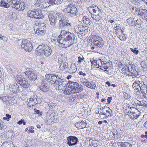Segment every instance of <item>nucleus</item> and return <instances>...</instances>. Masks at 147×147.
I'll return each instance as SVG.
<instances>
[{"instance_id": "f257e3e1", "label": "nucleus", "mask_w": 147, "mask_h": 147, "mask_svg": "<svg viewBox=\"0 0 147 147\" xmlns=\"http://www.w3.org/2000/svg\"><path fill=\"white\" fill-rule=\"evenodd\" d=\"M36 53L39 56L46 57L50 56L52 53L51 48L47 45L42 44L39 45L36 49Z\"/></svg>"}, {"instance_id": "f03ea898", "label": "nucleus", "mask_w": 147, "mask_h": 147, "mask_svg": "<svg viewBox=\"0 0 147 147\" xmlns=\"http://www.w3.org/2000/svg\"><path fill=\"white\" fill-rule=\"evenodd\" d=\"M65 17L76 18L78 15V11L77 8L71 5H69L63 11Z\"/></svg>"}, {"instance_id": "7ed1b4c3", "label": "nucleus", "mask_w": 147, "mask_h": 147, "mask_svg": "<svg viewBox=\"0 0 147 147\" xmlns=\"http://www.w3.org/2000/svg\"><path fill=\"white\" fill-rule=\"evenodd\" d=\"M91 42L93 43L94 46H95L96 49L101 48L104 45L102 38L99 36L95 35L92 36Z\"/></svg>"}, {"instance_id": "20e7f679", "label": "nucleus", "mask_w": 147, "mask_h": 147, "mask_svg": "<svg viewBox=\"0 0 147 147\" xmlns=\"http://www.w3.org/2000/svg\"><path fill=\"white\" fill-rule=\"evenodd\" d=\"M34 29L35 32V33L43 35L46 32V28L44 23H39L36 24V25L34 27Z\"/></svg>"}, {"instance_id": "39448f33", "label": "nucleus", "mask_w": 147, "mask_h": 147, "mask_svg": "<svg viewBox=\"0 0 147 147\" xmlns=\"http://www.w3.org/2000/svg\"><path fill=\"white\" fill-rule=\"evenodd\" d=\"M75 39V37L74 35L69 32L68 34L65 37V38L61 44V46L63 47H67L71 46L73 43V41ZM61 41H63L61 40Z\"/></svg>"}, {"instance_id": "423d86ee", "label": "nucleus", "mask_w": 147, "mask_h": 147, "mask_svg": "<svg viewBox=\"0 0 147 147\" xmlns=\"http://www.w3.org/2000/svg\"><path fill=\"white\" fill-rule=\"evenodd\" d=\"M72 26L71 23L68 20H59L57 27L59 29H62L64 28H70Z\"/></svg>"}, {"instance_id": "0eeeda50", "label": "nucleus", "mask_w": 147, "mask_h": 147, "mask_svg": "<svg viewBox=\"0 0 147 147\" xmlns=\"http://www.w3.org/2000/svg\"><path fill=\"white\" fill-rule=\"evenodd\" d=\"M21 47L26 51L30 52L32 49L31 42L27 40H23L21 42Z\"/></svg>"}, {"instance_id": "6e6552de", "label": "nucleus", "mask_w": 147, "mask_h": 147, "mask_svg": "<svg viewBox=\"0 0 147 147\" xmlns=\"http://www.w3.org/2000/svg\"><path fill=\"white\" fill-rule=\"evenodd\" d=\"M68 82L70 83L71 85L74 93H76L81 92L83 89L82 85L79 84L77 82L68 81Z\"/></svg>"}, {"instance_id": "1a4fd4ad", "label": "nucleus", "mask_w": 147, "mask_h": 147, "mask_svg": "<svg viewBox=\"0 0 147 147\" xmlns=\"http://www.w3.org/2000/svg\"><path fill=\"white\" fill-rule=\"evenodd\" d=\"M34 11H29L28 12V16L31 18L36 19L41 18L43 17V14L40 10H34Z\"/></svg>"}, {"instance_id": "9d476101", "label": "nucleus", "mask_w": 147, "mask_h": 147, "mask_svg": "<svg viewBox=\"0 0 147 147\" xmlns=\"http://www.w3.org/2000/svg\"><path fill=\"white\" fill-rule=\"evenodd\" d=\"M25 73L26 76L30 80L34 81L37 79L36 73L32 69L29 68Z\"/></svg>"}, {"instance_id": "9b49d317", "label": "nucleus", "mask_w": 147, "mask_h": 147, "mask_svg": "<svg viewBox=\"0 0 147 147\" xmlns=\"http://www.w3.org/2000/svg\"><path fill=\"white\" fill-rule=\"evenodd\" d=\"M16 77V80L17 81V82L22 87L25 88H28L30 86V84L28 83V81L25 78L23 77V78H19L18 77Z\"/></svg>"}, {"instance_id": "f8f14e48", "label": "nucleus", "mask_w": 147, "mask_h": 147, "mask_svg": "<svg viewBox=\"0 0 147 147\" xmlns=\"http://www.w3.org/2000/svg\"><path fill=\"white\" fill-rule=\"evenodd\" d=\"M68 82L67 83L64 79H59L55 82L56 84L55 86L56 87V88H58V89H62L63 87L66 86L68 84Z\"/></svg>"}, {"instance_id": "ddd939ff", "label": "nucleus", "mask_w": 147, "mask_h": 147, "mask_svg": "<svg viewBox=\"0 0 147 147\" xmlns=\"http://www.w3.org/2000/svg\"><path fill=\"white\" fill-rule=\"evenodd\" d=\"M69 33V32H67L65 30H61L60 34L57 38V41L61 45L63 42V41H61V40L64 41L65 37H67Z\"/></svg>"}, {"instance_id": "4468645a", "label": "nucleus", "mask_w": 147, "mask_h": 147, "mask_svg": "<svg viewBox=\"0 0 147 147\" xmlns=\"http://www.w3.org/2000/svg\"><path fill=\"white\" fill-rule=\"evenodd\" d=\"M136 13L142 16L144 19L147 20V10L140 8H137L135 9Z\"/></svg>"}, {"instance_id": "2eb2a0df", "label": "nucleus", "mask_w": 147, "mask_h": 147, "mask_svg": "<svg viewBox=\"0 0 147 147\" xmlns=\"http://www.w3.org/2000/svg\"><path fill=\"white\" fill-rule=\"evenodd\" d=\"M67 144L69 146L75 145L78 142V139L75 136H70L67 138Z\"/></svg>"}, {"instance_id": "dca6fc26", "label": "nucleus", "mask_w": 147, "mask_h": 147, "mask_svg": "<svg viewBox=\"0 0 147 147\" xmlns=\"http://www.w3.org/2000/svg\"><path fill=\"white\" fill-rule=\"evenodd\" d=\"M49 19L50 22V25L51 26L54 27L56 26V23L57 22V16L51 13L49 15Z\"/></svg>"}, {"instance_id": "f3484780", "label": "nucleus", "mask_w": 147, "mask_h": 147, "mask_svg": "<svg viewBox=\"0 0 147 147\" xmlns=\"http://www.w3.org/2000/svg\"><path fill=\"white\" fill-rule=\"evenodd\" d=\"M138 75V73L135 69V65L129 63V76H136Z\"/></svg>"}, {"instance_id": "a211bd4d", "label": "nucleus", "mask_w": 147, "mask_h": 147, "mask_svg": "<svg viewBox=\"0 0 147 147\" xmlns=\"http://www.w3.org/2000/svg\"><path fill=\"white\" fill-rule=\"evenodd\" d=\"M8 90L9 91V92H10L11 93H17L20 91L19 86L17 84L14 85H10L9 86Z\"/></svg>"}, {"instance_id": "6ab92c4d", "label": "nucleus", "mask_w": 147, "mask_h": 147, "mask_svg": "<svg viewBox=\"0 0 147 147\" xmlns=\"http://www.w3.org/2000/svg\"><path fill=\"white\" fill-rule=\"evenodd\" d=\"M82 83L83 84L91 89H95L96 87L95 83L92 81L89 82L88 81L85 80H83Z\"/></svg>"}, {"instance_id": "aec40b11", "label": "nucleus", "mask_w": 147, "mask_h": 147, "mask_svg": "<svg viewBox=\"0 0 147 147\" xmlns=\"http://www.w3.org/2000/svg\"><path fill=\"white\" fill-rule=\"evenodd\" d=\"M47 82L45 80H43L42 82V83L40 86V89L41 91L46 92L48 91V87L47 86Z\"/></svg>"}, {"instance_id": "412c9836", "label": "nucleus", "mask_w": 147, "mask_h": 147, "mask_svg": "<svg viewBox=\"0 0 147 147\" xmlns=\"http://www.w3.org/2000/svg\"><path fill=\"white\" fill-rule=\"evenodd\" d=\"M98 14H92L91 17L92 19L95 20H99L102 19V13L101 11H99Z\"/></svg>"}, {"instance_id": "4be33fe9", "label": "nucleus", "mask_w": 147, "mask_h": 147, "mask_svg": "<svg viewBox=\"0 0 147 147\" xmlns=\"http://www.w3.org/2000/svg\"><path fill=\"white\" fill-rule=\"evenodd\" d=\"M68 88L64 91V93L66 94H74L70 83L68 82Z\"/></svg>"}, {"instance_id": "5701e85b", "label": "nucleus", "mask_w": 147, "mask_h": 147, "mask_svg": "<svg viewBox=\"0 0 147 147\" xmlns=\"http://www.w3.org/2000/svg\"><path fill=\"white\" fill-rule=\"evenodd\" d=\"M44 0H37L36 2V5L40 8H44L47 7L45 5V3L44 2Z\"/></svg>"}, {"instance_id": "b1692460", "label": "nucleus", "mask_w": 147, "mask_h": 147, "mask_svg": "<svg viewBox=\"0 0 147 147\" xmlns=\"http://www.w3.org/2000/svg\"><path fill=\"white\" fill-rule=\"evenodd\" d=\"M11 3V5L12 7L15 8L17 10H18L20 7V1H18L14 0Z\"/></svg>"}, {"instance_id": "393cba45", "label": "nucleus", "mask_w": 147, "mask_h": 147, "mask_svg": "<svg viewBox=\"0 0 147 147\" xmlns=\"http://www.w3.org/2000/svg\"><path fill=\"white\" fill-rule=\"evenodd\" d=\"M39 100H40V98H37V96L36 95H34L32 96L30 101H31V102H33L34 103L38 104V102H39Z\"/></svg>"}, {"instance_id": "a878e982", "label": "nucleus", "mask_w": 147, "mask_h": 147, "mask_svg": "<svg viewBox=\"0 0 147 147\" xmlns=\"http://www.w3.org/2000/svg\"><path fill=\"white\" fill-rule=\"evenodd\" d=\"M68 67V64L66 62H62L59 67V69L63 71L66 69Z\"/></svg>"}, {"instance_id": "bb28decb", "label": "nucleus", "mask_w": 147, "mask_h": 147, "mask_svg": "<svg viewBox=\"0 0 147 147\" xmlns=\"http://www.w3.org/2000/svg\"><path fill=\"white\" fill-rule=\"evenodd\" d=\"M138 111V110L135 107H131L129 108V113L133 114L134 117L136 116V113Z\"/></svg>"}, {"instance_id": "cd10ccee", "label": "nucleus", "mask_w": 147, "mask_h": 147, "mask_svg": "<svg viewBox=\"0 0 147 147\" xmlns=\"http://www.w3.org/2000/svg\"><path fill=\"white\" fill-rule=\"evenodd\" d=\"M84 22L87 25H90L91 24V20L87 16H84L83 18Z\"/></svg>"}, {"instance_id": "c85d7f7f", "label": "nucleus", "mask_w": 147, "mask_h": 147, "mask_svg": "<svg viewBox=\"0 0 147 147\" xmlns=\"http://www.w3.org/2000/svg\"><path fill=\"white\" fill-rule=\"evenodd\" d=\"M57 81V80L56 77L54 75H52L51 77V80L49 81L50 83L53 85L54 84V86H55L56 84L55 82H56Z\"/></svg>"}, {"instance_id": "c756f323", "label": "nucleus", "mask_w": 147, "mask_h": 147, "mask_svg": "<svg viewBox=\"0 0 147 147\" xmlns=\"http://www.w3.org/2000/svg\"><path fill=\"white\" fill-rule=\"evenodd\" d=\"M56 15L58 18L60 19V20L67 19L66 18H65V13L63 14L62 12H57Z\"/></svg>"}, {"instance_id": "7c9ffc66", "label": "nucleus", "mask_w": 147, "mask_h": 147, "mask_svg": "<svg viewBox=\"0 0 147 147\" xmlns=\"http://www.w3.org/2000/svg\"><path fill=\"white\" fill-rule=\"evenodd\" d=\"M0 5L1 7L7 8L9 7L10 5L3 1H1L0 2Z\"/></svg>"}, {"instance_id": "2f4dec72", "label": "nucleus", "mask_w": 147, "mask_h": 147, "mask_svg": "<svg viewBox=\"0 0 147 147\" xmlns=\"http://www.w3.org/2000/svg\"><path fill=\"white\" fill-rule=\"evenodd\" d=\"M88 27L87 26L84 25L79 26L78 27V30L80 31H84L86 30H88Z\"/></svg>"}, {"instance_id": "473e14b6", "label": "nucleus", "mask_w": 147, "mask_h": 147, "mask_svg": "<svg viewBox=\"0 0 147 147\" xmlns=\"http://www.w3.org/2000/svg\"><path fill=\"white\" fill-rule=\"evenodd\" d=\"M101 10L100 9L98 8L97 6H95L94 7V8L93 10L92 11V13H90L91 15L92 14H94V13H96L97 12L98 13L99 11H101Z\"/></svg>"}, {"instance_id": "72a5a7b5", "label": "nucleus", "mask_w": 147, "mask_h": 147, "mask_svg": "<svg viewBox=\"0 0 147 147\" xmlns=\"http://www.w3.org/2000/svg\"><path fill=\"white\" fill-rule=\"evenodd\" d=\"M134 17H135L134 15H133L132 18H129V22H130V25L132 26H133L134 24H135V22L134 20Z\"/></svg>"}, {"instance_id": "f704fd0d", "label": "nucleus", "mask_w": 147, "mask_h": 147, "mask_svg": "<svg viewBox=\"0 0 147 147\" xmlns=\"http://www.w3.org/2000/svg\"><path fill=\"white\" fill-rule=\"evenodd\" d=\"M139 84H138V83H133V88L134 89V90H135L137 92L139 91Z\"/></svg>"}, {"instance_id": "c9c22d12", "label": "nucleus", "mask_w": 147, "mask_h": 147, "mask_svg": "<svg viewBox=\"0 0 147 147\" xmlns=\"http://www.w3.org/2000/svg\"><path fill=\"white\" fill-rule=\"evenodd\" d=\"M19 5H20V7H19V8L18 10H23L24 9L25 7V5L24 2H20Z\"/></svg>"}, {"instance_id": "e433bc0d", "label": "nucleus", "mask_w": 147, "mask_h": 147, "mask_svg": "<svg viewBox=\"0 0 147 147\" xmlns=\"http://www.w3.org/2000/svg\"><path fill=\"white\" fill-rule=\"evenodd\" d=\"M139 90H140V91L142 92V90H143L147 89V86L145 84L142 85L141 83L139 84Z\"/></svg>"}, {"instance_id": "4c0bfd02", "label": "nucleus", "mask_w": 147, "mask_h": 147, "mask_svg": "<svg viewBox=\"0 0 147 147\" xmlns=\"http://www.w3.org/2000/svg\"><path fill=\"white\" fill-rule=\"evenodd\" d=\"M59 3V1H56V0H50L48 3L49 4H50V5L54 4H58Z\"/></svg>"}, {"instance_id": "58836bf2", "label": "nucleus", "mask_w": 147, "mask_h": 147, "mask_svg": "<svg viewBox=\"0 0 147 147\" xmlns=\"http://www.w3.org/2000/svg\"><path fill=\"white\" fill-rule=\"evenodd\" d=\"M106 111L109 114L110 116H112L113 115L112 111L108 107H106Z\"/></svg>"}, {"instance_id": "ea45409f", "label": "nucleus", "mask_w": 147, "mask_h": 147, "mask_svg": "<svg viewBox=\"0 0 147 147\" xmlns=\"http://www.w3.org/2000/svg\"><path fill=\"white\" fill-rule=\"evenodd\" d=\"M141 66L142 68L144 69V70L147 71V64H145L144 62H142L141 63Z\"/></svg>"}, {"instance_id": "a19ab883", "label": "nucleus", "mask_w": 147, "mask_h": 147, "mask_svg": "<svg viewBox=\"0 0 147 147\" xmlns=\"http://www.w3.org/2000/svg\"><path fill=\"white\" fill-rule=\"evenodd\" d=\"M80 124L81 125L80 126L81 128H84L86 126V122L84 121H82L80 123Z\"/></svg>"}, {"instance_id": "79ce46f5", "label": "nucleus", "mask_w": 147, "mask_h": 147, "mask_svg": "<svg viewBox=\"0 0 147 147\" xmlns=\"http://www.w3.org/2000/svg\"><path fill=\"white\" fill-rule=\"evenodd\" d=\"M75 68V67H73L72 66L69 67V70L68 72L71 73L75 72L76 70Z\"/></svg>"}, {"instance_id": "37998d69", "label": "nucleus", "mask_w": 147, "mask_h": 147, "mask_svg": "<svg viewBox=\"0 0 147 147\" xmlns=\"http://www.w3.org/2000/svg\"><path fill=\"white\" fill-rule=\"evenodd\" d=\"M67 60V58L65 57L62 55L61 56V57L59 58V61H60L62 62H64Z\"/></svg>"}, {"instance_id": "c03bdc74", "label": "nucleus", "mask_w": 147, "mask_h": 147, "mask_svg": "<svg viewBox=\"0 0 147 147\" xmlns=\"http://www.w3.org/2000/svg\"><path fill=\"white\" fill-rule=\"evenodd\" d=\"M96 140H92V142L91 143L90 145H92L93 146V147H97L98 146V144L96 142H95Z\"/></svg>"}, {"instance_id": "a18cd8bd", "label": "nucleus", "mask_w": 147, "mask_h": 147, "mask_svg": "<svg viewBox=\"0 0 147 147\" xmlns=\"http://www.w3.org/2000/svg\"><path fill=\"white\" fill-rule=\"evenodd\" d=\"M95 6H96L94 5H92L91 6H90L88 8V10L90 13H92V11L94 8V7Z\"/></svg>"}, {"instance_id": "49530a36", "label": "nucleus", "mask_w": 147, "mask_h": 147, "mask_svg": "<svg viewBox=\"0 0 147 147\" xmlns=\"http://www.w3.org/2000/svg\"><path fill=\"white\" fill-rule=\"evenodd\" d=\"M126 108H125L123 109L124 113L125 115H129V109H128L129 107L128 108L126 107Z\"/></svg>"}, {"instance_id": "de8ad7c7", "label": "nucleus", "mask_w": 147, "mask_h": 147, "mask_svg": "<svg viewBox=\"0 0 147 147\" xmlns=\"http://www.w3.org/2000/svg\"><path fill=\"white\" fill-rule=\"evenodd\" d=\"M52 75L50 74H46L45 75V77L46 78L47 81L51 80V77Z\"/></svg>"}, {"instance_id": "09e8293b", "label": "nucleus", "mask_w": 147, "mask_h": 147, "mask_svg": "<svg viewBox=\"0 0 147 147\" xmlns=\"http://www.w3.org/2000/svg\"><path fill=\"white\" fill-rule=\"evenodd\" d=\"M130 49L133 53H135L136 55L138 54L139 53V51L138 50H136L137 49L136 48H134V49L130 48Z\"/></svg>"}, {"instance_id": "8fccbe9b", "label": "nucleus", "mask_w": 147, "mask_h": 147, "mask_svg": "<svg viewBox=\"0 0 147 147\" xmlns=\"http://www.w3.org/2000/svg\"><path fill=\"white\" fill-rule=\"evenodd\" d=\"M141 2L139 1V0H135L134 1V3L137 5H140Z\"/></svg>"}, {"instance_id": "3c124183", "label": "nucleus", "mask_w": 147, "mask_h": 147, "mask_svg": "<svg viewBox=\"0 0 147 147\" xmlns=\"http://www.w3.org/2000/svg\"><path fill=\"white\" fill-rule=\"evenodd\" d=\"M133 114L129 113V118L132 119H136L138 117V115L136 114V116L134 117Z\"/></svg>"}, {"instance_id": "603ef678", "label": "nucleus", "mask_w": 147, "mask_h": 147, "mask_svg": "<svg viewBox=\"0 0 147 147\" xmlns=\"http://www.w3.org/2000/svg\"><path fill=\"white\" fill-rule=\"evenodd\" d=\"M48 106L49 107V109L52 110L54 108V105L53 103H51V104H48Z\"/></svg>"}, {"instance_id": "864d4df0", "label": "nucleus", "mask_w": 147, "mask_h": 147, "mask_svg": "<svg viewBox=\"0 0 147 147\" xmlns=\"http://www.w3.org/2000/svg\"><path fill=\"white\" fill-rule=\"evenodd\" d=\"M54 113H52L48 117V118L51 119L52 121H54Z\"/></svg>"}, {"instance_id": "5fc2aeb1", "label": "nucleus", "mask_w": 147, "mask_h": 147, "mask_svg": "<svg viewBox=\"0 0 147 147\" xmlns=\"http://www.w3.org/2000/svg\"><path fill=\"white\" fill-rule=\"evenodd\" d=\"M84 59V58L83 57H79L78 58V63H80L81 62L83 61Z\"/></svg>"}, {"instance_id": "6e6d98bb", "label": "nucleus", "mask_w": 147, "mask_h": 147, "mask_svg": "<svg viewBox=\"0 0 147 147\" xmlns=\"http://www.w3.org/2000/svg\"><path fill=\"white\" fill-rule=\"evenodd\" d=\"M54 75L56 77L57 80H59V79H61L62 77L60 74H55Z\"/></svg>"}, {"instance_id": "4d7b16f0", "label": "nucleus", "mask_w": 147, "mask_h": 147, "mask_svg": "<svg viewBox=\"0 0 147 147\" xmlns=\"http://www.w3.org/2000/svg\"><path fill=\"white\" fill-rule=\"evenodd\" d=\"M141 93L143 94V96L145 97V95L146 94L147 92V89L143 90H142Z\"/></svg>"}, {"instance_id": "13d9d810", "label": "nucleus", "mask_w": 147, "mask_h": 147, "mask_svg": "<svg viewBox=\"0 0 147 147\" xmlns=\"http://www.w3.org/2000/svg\"><path fill=\"white\" fill-rule=\"evenodd\" d=\"M106 107H101L99 109V110L102 111V112H104V111L106 109Z\"/></svg>"}, {"instance_id": "bf43d9fd", "label": "nucleus", "mask_w": 147, "mask_h": 147, "mask_svg": "<svg viewBox=\"0 0 147 147\" xmlns=\"http://www.w3.org/2000/svg\"><path fill=\"white\" fill-rule=\"evenodd\" d=\"M6 119L7 121L9 120V118L11 117V115L8 114H6Z\"/></svg>"}, {"instance_id": "052dcab7", "label": "nucleus", "mask_w": 147, "mask_h": 147, "mask_svg": "<svg viewBox=\"0 0 147 147\" xmlns=\"http://www.w3.org/2000/svg\"><path fill=\"white\" fill-rule=\"evenodd\" d=\"M124 71H125L124 72V74L128 75V71H129V67H127V68L125 69Z\"/></svg>"}, {"instance_id": "680f3d73", "label": "nucleus", "mask_w": 147, "mask_h": 147, "mask_svg": "<svg viewBox=\"0 0 147 147\" xmlns=\"http://www.w3.org/2000/svg\"><path fill=\"white\" fill-rule=\"evenodd\" d=\"M124 95V98L125 100L128 99V94L127 93H125Z\"/></svg>"}, {"instance_id": "e2e57ef3", "label": "nucleus", "mask_w": 147, "mask_h": 147, "mask_svg": "<svg viewBox=\"0 0 147 147\" xmlns=\"http://www.w3.org/2000/svg\"><path fill=\"white\" fill-rule=\"evenodd\" d=\"M98 113L100 115H107V113H105L104 112H101L100 110H98Z\"/></svg>"}, {"instance_id": "0e129e2a", "label": "nucleus", "mask_w": 147, "mask_h": 147, "mask_svg": "<svg viewBox=\"0 0 147 147\" xmlns=\"http://www.w3.org/2000/svg\"><path fill=\"white\" fill-rule=\"evenodd\" d=\"M79 74L80 75H82L83 76H84L86 75V74L83 72L82 71H80L79 72Z\"/></svg>"}, {"instance_id": "69168bd1", "label": "nucleus", "mask_w": 147, "mask_h": 147, "mask_svg": "<svg viewBox=\"0 0 147 147\" xmlns=\"http://www.w3.org/2000/svg\"><path fill=\"white\" fill-rule=\"evenodd\" d=\"M112 99V98L111 97H109L108 98L107 100L109 104L111 102V100Z\"/></svg>"}, {"instance_id": "338daca9", "label": "nucleus", "mask_w": 147, "mask_h": 147, "mask_svg": "<svg viewBox=\"0 0 147 147\" xmlns=\"http://www.w3.org/2000/svg\"><path fill=\"white\" fill-rule=\"evenodd\" d=\"M24 121V119H21L18 122V124L19 125H20L22 123V122Z\"/></svg>"}, {"instance_id": "774afa93", "label": "nucleus", "mask_w": 147, "mask_h": 147, "mask_svg": "<svg viewBox=\"0 0 147 147\" xmlns=\"http://www.w3.org/2000/svg\"><path fill=\"white\" fill-rule=\"evenodd\" d=\"M75 99V98L70 97L69 100L70 102H71L74 101Z\"/></svg>"}]
</instances>
